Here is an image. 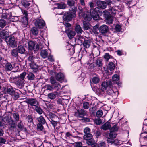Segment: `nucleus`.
Returning <instances> with one entry per match:
<instances>
[{"mask_svg":"<svg viewBox=\"0 0 147 147\" xmlns=\"http://www.w3.org/2000/svg\"><path fill=\"white\" fill-rule=\"evenodd\" d=\"M19 114L17 113H9L4 118L6 122L8 123L9 125L12 127H14L16 125V123L19 120Z\"/></svg>","mask_w":147,"mask_h":147,"instance_id":"1","label":"nucleus"},{"mask_svg":"<svg viewBox=\"0 0 147 147\" xmlns=\"http://www.w3.org/2000/svg\"><path fill=\"white\" fill-rule=\"evenodd\" d=\"M76 8H74V9H72L71 11L67 12V13L62 16L63 20L67 21L71 20L72 18L76 16L75 13L76 12Z\"/></svg>","mask_w":147,"mask_h":147,"instance_id":"2","label":"nucleus"},{"mask_svg":"<svg viewBox=\"0 0 147 147\" xmlns=\"http://www.w3.org/2000/svg\"><path fill=\"white\" fill-rule=\"evenodd\" d=\"M100 10V9L98 7H96L94 9H90V15L94 20H98L99 17V15H102V12Z\"/></svg>","mask_w":147,"mask_h":147,"instance_id":"3","label":"nucleus"},{"mask_svg":"<svg viewBox=\"0 0 147 147\" xmlns=\"http://www.w3.org/2000/svg\"><path fill=\"white\" fill-rule=\"evenodd\" d=\"M28 48L30 50H33L36 51H38L39 49V46L36 42L31 41L28 42Z\"/></svg>","mask_w":147,"mask_h":147,"instance_id":"4","label":"nucleus"},{"mask_svg":"<svg viewBox=\"0 0 147 147\" xmlns=\"http://www.w3.org/2000/svg\"><path fill=\"white\" fill-rule=\"evenodd\" d=\"M35 26L40 29L43 28L45 25V22L43 19H37L34 22Z\"/></svg>","mask_w":147,"mask_h":147,"instance_id":"5","label":"nucleus"},{"mask_svg":"<svg viewBox=\"0 0 147 147\" xmlns=\"http://www.w3.org/2000/svg\"><path fill=\"white\" fill-rule=\"evenodd\" d=\"M6 42L8 45L12 47H15L16 46V42L13 36H10L8 39H6Z\"/></svg>","mask_w":147,"mask_h":147,"instance_id":"6","label":"nucleus"},{"mask_svg":"<svg viewBox=\"0 0 147 147\" xmlns=\"http://www.w3.org/2000/svg\"><path fill=\"white\" fill-rule=\"evenodd\" d=\"M118 129L116 125H115L110 129V133L109 134V137L111 138H115L117 134L115 131H117Z\"/></svg>","mask_w":147,"mask_h":147,"instance_id":"7","label":"nucleus"},{"mask_svg":"<svg viewBox=\"0 0 147 147\" xmlns=\"http://www.w3.org/2000/svg\"><path fill=\"white\" fill-rule=\"evenodd\" d=\"M112 83L110 80H109L107 81H104L102 82L101 84V88L104 91L107 89V88H109L112 86Z\"/></svg>","mask_w":147,"mask_h":147,"instance_id":"8","label":"nucleus"},{"mask_svg":"<svg viewBox=\"0 0 147 147\" xmlns=\"http://www.w3.org/2000/svg\"><path fill=\"white\" fill-rule=\"evenodd\" d=\"M22 5L25 7H29L30 5L33 4V0H23L21 2Z\"/></svg>","mask_w":147,"mask_h":147,"instance_id":"9","label":"nucleus"},{"mask_svg":"<svg viewBox=\"0 0 147 147\" xmlns=\"http://www.w3.org/2000/svg\"><path fill=\"white\" fill-rule=\"evenodd\" d=\"M85 37L79 34L77 35L76 41L78 44H81L85 41Z\"/></svg>","mask_w":147,"mask_h":147,"instance_id":"10","label":"nucleus"},{"mask_svg":"<svg viewBox=\"0 0 147 147\" xmlns=\"http://www.w3.org/2000/svg\"><path fill=\"white\" fill-rule=\"evenodd\" d=\"M109 28L108 26L105 25H103L100 26L99 28L100 32L102 33H106L108 32Z\"/></svg>","mask_w":147,"mask_h":147,"instance_id":"11","label":"nucleus"},{"mask_svg":"<svg viewBox=\"0 0 147 147\" xmlns=\"http://www.w3.org/2000/svg\"><path fill=\"white\" fill-rule=\"evenodd\" d=\"M28 101V103L31 106L36 107V105H39V102L35 99H30Z\"/></svg>","mask_w":147,"mask_h":147,"instance_id":"12","label":"nucleus"},{"mask_svg":"<svg viewBox=\"0 0 147 147\" xmlns=\"http://www.w3.org/2000/svg\"><path fill=\"white\" fill-rule=\"evenodd\" d=\"M98 7L102 9H105L107 7V4L103 1H98L96 3Z\"/></svg>","mask_w":147,"mask_h":147,"instance_id":"13","label":"nucleus"},{"mask_svg":"<svg viewBox=\"0 0 147 147\" xmlns=\"http://www.w3.org/2000/svg\"><path fill=\"white\" fill-rule=\"evenodd\" d=\"M64 26L62 27V30L63 32H66L68 30L69 27L71 26L70 24L66 22H63Z\"/></svg>","mask_w":147,"mask_h":147,"instance_id":"14","label":"nucleus"},{"mask_svg":"<svg viewBox=\"0 0 147 147\" xmlns=\"http://www.w3.org/2000/svg\"><path fill=\"white\" fill-rule=\"evenodd\" d=\"M66 5L63 3H58L55 4L54 9H63L66 7Z\"/></svg>","mask_w":147,"mask_h":147,"instance_id":"15","label":"nucleus"},{"mask_svg":"<svg viewBox=\"0 0 147 147\" xmlns=\"http://www.w3.org/2000/svg\"><path fill=\"white\" fill-rule=\"evenodd\" d=\"M106 92L108 94L112 96H113V94L115 95L117 93V94H118L117 92H114L113 91L112 86H111V87H110L109 88H107Z\"/></svg>","mask_w":147,"mask_h":147,"instance_id":"16","label":"nucleus"},{"mask_svg":"<svg viewBox=\"0 0 147 147\" xmlns=\"http://www.w3.org/2000/svg\"><path fill=\"white\" fill-rule=\"evenodd\" d=\"M118 8V7H116L115 8H111L109 10V15H114L117 13L118 11H121V10H119L117 9Z\"/></svg>","mask_w":147,"mask_h":147,"instance_id":"17","label":"nucleus"},{"mask_svg":"<svg viewBox=\"0 0 147 147\" xmlns=\"http://www.w3.org/2000/svg\"><path fill=\"white\" fill-rule=\"evenodd\" d=\"M8 32L7 30H2L0 33V37L3 39H6L8 36Z\"/></svg>","mask_w":147,"mask_h":147,"instance_id":"18","label":"nucleus"},{"mask_svg":"<svg viewBox=\"0 0 147 147\" xmlns=\"http://www.w3.org/2000/svg\"><path fill=\"white\" fill-rule=\"evenodd\" d=\"M22 13L25 16H24V18L23 19H24V26H26L27 25L28 22V18L27 16L28 13L25 10H23L22 11Z\"/></svg>","mask_w":147,"mask_h":147,"instance_id":"19","label":"nucleus"},{"mask_svg":"<svg viewBox=\"0 0 147 147\" xmlns=\"http://www.w3.org/2000/svg\"><path fill=\"white\" fill-rule=\"evenodd\" d=\"M111 126L110 123L107 122L101 127V129H103L104 130H106L109 129Z\"/></svg>","mask_w":147,"mask_h":147,"instance_id":"20","label":"nucleus"},{"mask_svg":"<svg viewBox=\"0 0 147 147\" xmlns=\"http://www.w3.org/2000/svg\"><path fill=\"white\" fill-rule=\"evenodd\" d=\"M30 32L32 35L36 36L38 34L39 31L37 28L35 27H33L31 28Z\"/></svg>","mask_w":147,"mask_h":147,"instance_id":"21","label":"nucleus"},{"mask_svg":"<svg viewBox=\"0 0 147 147\" xmlns=\"http://www.w3.org/2000/svg\"><path fill=\"white\" fill-rule=\"evenodd\" d=\"M64 77V75L60 73H59L56 76V78L57 81H61L63 80Z\"/></svg>","mask_w":147,"mask_h":147,"instance_id":"22","label":"nucleus"},{"mask_svg":"<svg viewBox=\"0 0 147 147\" xmlns=\"http://www.w3.org/2000/svg\"><path fill=\"white\" fill-rule=\"evenodd\" d=\"M5 70L8 71H11L13 69L12 65L9 63H7L5 66Z\"/></svg>","mask_w":147,"mask_h":147,"instance_id":"23","label":"nucleus"},{"mask_svg":"<svg viewBox=\"0 0 147 147\" xmlns=\"http://www.w3.org/2000/svg\"><path fill=\"white\" fill-rule=\"evenodd\" d=\"M43 88L45 89L46 90H49L50 91H52L53 89V85H51L49 84H47L44 86Z\"/></svg>","mask_w":147,"mask_h":147,"instance_id":"24","label":"nucleus"},{"mask_svg":"<svg viewBox=\"0 0 147 147\" xmlns=\"http://www.w3.org/2000/svg\"><path fill=\"white\" fill-rule=\"evenodd\" d=\"M48 53L46 50H42L40 52V55L41 57L43 58H45L48 57Z\"/></svg>","mask_w":147,"mask_h":147,"instance_id":"25","label":"nucleus"},{"mask_svg":"<svg viewBox=\"0 0 147 147\" xmlns=\"http://www.w3.org/2000/svg\"><path fill=\"white\" fill-rule=\"evenodd\" d=\"M35 110L39 114H41L42 113L43 111L41 108L40 107L39 105H36L35 107Z\"/></svg>","mask_w":147,"mask_h":147,"instance_id":"26","label":"nucleus"},{"mask_svg":"<svg viewBox=\"0 0 147 147\" xmlns=\"http://www.w3.org/2000/svg\"><path fill=\"white\" fill-rule=\"evenodd\" d=\"M17 51L19 53L24 54L25 51V49L23 46L20 45L18 46Z\"/></svg>","mask_w":147,"mask_h":147,"instance_id":"27","label":"nucleus"},{"mask_svg":"<svg viewBox=\"0 0 147 147\" xmlns=\"http://www.w3.org/2000/svg\"><path fill=\"white\" fill-rule=\"evenodd\" d=\"M24 81L19 79L16 82L17 86L19 88H21L23 86Z\"/></svg>","mask_w":147,"mask_h":147,"instance_id":"28","label":"nucleus"},{"mask_svg":"<svg viewBox=\"0 0 147 147\" xmlns=\"http://www.w3.org/2000/svg\"><path fill=\"white\" fill-rule=\"evenodd\" d=\"M83 46L86 48H89L90 46V42L88 40H85L83 43Z\"/></svg>","mask_w":147,"mask_h":147,"instance_id":"29","label":"nucleus"},{"mask_svg":"<svg viewBox=\"0 0 147 147\" xmlns=\"http://www.w3.org/2000/svg\"><path fill=\"white\" fill-rule=\"evenodd\" d=\"M47 97L51 100H54L56 98V95L54 93L51 92L48 94Z\"/></svg>","mask_w":147,"mask_h":147,"instance_id":"30","label":"nucleus"},{"mask_svg":"<svg viewBox=\"0 0 147 147\" xmlns=\"http://www.w3.org/2000/svg\"><path fill=\"white\" fill-rule=\"evenodd\" d=\"M90 24L88 22L84 21L83 22V28L84 30H88L90 28Z\"/></svg>","mask_w":147,"mask_h":147,"instance_id":"31","label":"nucleus"},{"mask_svg":"<svg viewBox=\"0 0 147 147\" xmlns=\"http://www.w3.org/2000/svg\"><path fill=\"white\" fill-rule=\"evenodd\" d=\"M115 65L112 62H110L108 64V68L110 71H112L115 68Z\"/></svg>","mask_w":147,"mask_h":147,"instance_id":"32","label":"nucleus"},{"mask_svg":"<svg viewBox=\"0 0 147 147\" xmlns=\"http://www.w3.org/2000/svg\"><path fill=\"white\" fill-rule=\"evenodd\" d=\"M37 119L39 122V123L44 124L46 122L45 119L42 116H40Z\"/></svg>","mask_w":147,"mask_h":147,"instance_id":"33","label":"nucleus"},{"mask_svg":"<svg viewBox=\"0 0 147 147\" xmlns=\"http://www.w3.org/2000/svg\"><path fill=\"white\" fill-rule=\"evenodd\" d=\"M15 91L13 88L11 87L8 88L7 89V92L8 94L11 95V96L13 95Z\"/></svg>","mask_w":147,"mask_h":147,"instance_id":"34","label":"nucleus"},{"mask_svg":"<svg viewBox=\"0 0 147 147\" xmlns=\"http://www.w3.org/2000/svg\"><path fill=\"white\" fill-rule=\"evenodd\" d=\"M53 89H55L59 90L61 89V86L59 83H56L53 85Z\"/></svg>","mask_w":147,"mask_h":147,"instance_id":"35","label":"nucleus"},{"mask_svg":"<svg viewBox=\"0 0 147 147\" xmlns=\"http://www.w3.org/2000/svg\"><path fill=\"white\" fill-rule=\"evenodd\" d=\"M75 31L78 34L81 33L83 31L80 26L79 25H77L75 27Z\"/></svg>","mask_w":147,"mask_h":147,"instance_id":"36","label":"nucleus"},{"mask_svg":"<svg viewBox=\"0 0 147 147\" xmlns=\"http://www.w3.org/2000/svg\"><path fill=\"white\" fill-rule=\"evenodd\" d=\"M92 135L90 133L84 135V138L86 140H89L92 139Z\"/></svg>","mask_w":147,"mask_h":147,"instance_id":"37","label":"nucleus"},{"mask_svg":"<svg viewBox=\"0 0 147 147\" xmlns=\"http://www.w3.org/2000/svg\"><path fill=\"white\" fill-rule=\"evenodd\" d=\"M86 140H87L86 143L89 145H93L95 143V141L93 139Z\"/></svg>","mask_w":147,"mask_h":147,"instance_id":"38","label":"nucleus"},{"mask_svg":"<svg viewBox=\"0 0 147 147\" xmlns=\"http://www.w3.org/2000/svg\"><path fill=\"white\" fill-rule=\"evenodd\" d=\"M7 22L6 21L3 19L0 20V27L3 28L6 24Z\"/></svg>","mask_w":147,"mask_h":147,"instance_id":"39","label":"nucleus"},{"mask_svg":"<svg viewBox=\"0 0 147 147\" xmlns=\"http://www.w3.org/2000/svg\"><path fill=\"white\" fill-rule=\"evenodd\" d=\"M18 127L20 130H22L24 128V125L22 121H21L18 123Z\"/></svg>","mask_w":147,"mask_h":147,"instance_id":"40","label":"nucleus"},{"mask_svg":"<svg viewBox=\"0 0 147 147\" xmlns=\"http://www.w3.org/2000/svg\"><path fill=\"white\" fill-rule=\"evenodd\" d=\"M100 81V79L98 76H95L92 79V81L95 84L98 83Z\"/></svg>","mask_w":147,"mask_h":147,"instance_id":"41","label":"nucleus"},{"mask_svg":"<svg viewBox=\"0 0 147 147\" xmlns=\"http://www.w3.org/2000/svg\"><path fill=\"white\" fill-rule=\"evenodd\" d=\"M107 23L110 24L112 23L113 21V18L111 16L107 17L106 18Z\"/></svg>","mask_w":147,"mask_h":147,"instance_id":"42","label":"nucleus"},{"mask_svg":"<svg viewBox=\"0 0 147 147\" xmlns=\"http://www.w3.org/2000/svg\"><path fill=\"white\" fill-rule=\"evenodd\" d=\"M75 32L73 31H70L68 34V36L69 38H73L75 35Z\"/></svg>","mask_w":147,"mask_h":147,"instance_id":"43","label":"nucleus"},{"mask_svg":"<svg viewBox=\"0 0 147 147\" xmlns=\"http://www.w3.org/2000/svg\"><path fill=\"white\" fill-rule=\"evenodd\" d=\"M103 114V113L102 111L101 110H99L97 111L96 115L97 117H100L102 116Z\"/></svg>","mask_w":147,"mask_h":147,"instance_id":"44","label":"nucleus"},{"mask_svg":"<svg viewBox=\"0 0 147 147\" xmlns=\"http://www.w3.org/2000/svg\"><path fill=\"white\" fill-rule=\"evenodd\" d=\"M42 124L40 123H38L37 124V129L38 131H42L43 130L44 127Z\"/></svg>","mask_w":147,"mask_h":147,"instance_id":"45","label":"nucleus"},{"mask_svg":"<svg viewBox=\"0 0 147 147\" xmlns=\"http://www.w3.org/2000/svg\"><path fill=\"white\" fill-rule=\"evenodd\" d=\"M30 67L32 69H35L37 68V65L34 62L29 63Z\"/></svg>","mask_w":147,"mask_h":147,"instance_id":"46","label":"nucleus"},{"mask_svg":"<svg viewBox=\"0 0 147 147\" xmlns=\"http://www.w3.org/2000/svg\"><path fill=\"white\" fill-rule=\"evenodd\" d=\"M18 51L16 49H13L11 50V54L13 56L16 57L18 55Z\"/></svg>","mask_w":147,"mask_h":147,"instance_id":"47","label":"nucleus"},{"mask_svg":"<svg viewBox=\"0 0 147 147\" xmlns=\"http://www.w3.org/2000/svg\"><path fill=\"white\" fill-rule=\"evenodd\" d=\"M112 78L114 81H117L119 79V77L117 75L115 74L113 76Z\"/></svg>","mask_w":147,"mask_h":147,"instance_id":"48","label":"nucleus"},{"mask_svg":"<svg viewBox=\"0 0 147 147\" xmlns=\"http://www.w3.org/2000/svg\"><path fill=\"white\" fill-rule=\"evenodd\" d=\"M104 58L105 59V60L107 61H108L109 59H110L111 57V56L109 55L108 53H106L104 56Z\"/></svg>","mask_w":147,"mask_h":147,"instance_id":"49","label":"nucleus"},{"mask_svg":"<svg viewBox=\"0 0 147 147\" xmlns=\"http://www.w3.org/2000/svg\"><path fill=\"white\" fill-rule=\"evenodd\" d=\"M67 3L69 6H72L74 5V2L73 0H68Z\"/></svg>","mask_w":147,"mask_h":147,"instance_id":"50","label":"nucleus"},{"mask_svg":"<svg viewBox=\"0 0 147 147\" xmlns=\"http://www.w3.org/2000/svg\"><path fill=\"white\" fill-rule=\"evenodd\" d=\"M102 59H98L96 61V64L99 67H100L102 65Z\"/></svg>","mask_w":147,"mask_h":147,"instance_id":"51","label":"nucleus"},{"mask_svg":"<svg viewBox=\"0 0 147 147\" xmlns=\"http://www.w3.org/2000/svg\"><path fill=\"white\" fill-rule=\"evenodd\" d=\"M83 107L84 109H88L89 107V104L88 102H86L83 103Z\"/></svg>","mask_w":147,"mask_h":147,"instance_id":"52","label":"nucleus"},{"mask_svg":"<svg viewBox=\"0 0 147 147\" xmlns=\"http://www.w3.org/2000/svg\"><path fill=\"white\" fill-rule=\"evenodd\" d=\"M26 75V73L25 72H23L22 74H20V79H21L22 80H24V79L25 78V77Z\"/></svg>","mask_w":147,"mask_h":147,"instance_id":"53","label":"nucleus"},{"mask_svg":"<svg viewBox=\"0 0 147 147\" xmlns=\"http://www.w3.org/2000/svg\"><path fill=\"white\" fill-rule=\"evenodd\" d=\"M29 79L30 80H33L34 78V74L31 73H30L28 74Z\"/></svg>","mask_w":147,"mask_h":147,"instance_id":"54","label":"nucleus"},{"mask_svg":"<svg viewBox=\"0 0 147 147\" xmlns=\"http://www.w3.org/2000/svg\"><path fill=\"white\" fill-rule=\"evenodd\" d=\"M82 145V143L80 142H76L75 143L76 147H81Z\"/></svg>","mask_w":147,"mask_h":147,"instance_id":"55","label":"nucleus"},{"mask_svg":"<svg viewBox=\"0 0 147 147\" xmlns=\"http://www.w3.org/2000/svg\"><path fill=\"white\" fill-rule=\"evenodd\" d=\"M90 129L88 127L85 128L84 129V132L86 134L90 133Z\"/></svg>","mask_w":147,"mask_h":147,"instance_id":"56","label":"nucleus"},{"mask_svg":"<svg viewBox=\"0 0 147 147\" xmlns=\"http://www.w3.org/2000/svg\"><path fill=\"white\" fill-rule=\"evenodd\" d=\"M12 96L15 99H16L19 97V94L18 93L15 92L13 95H12Z\"/></svg>","mask_w":147,"mask_h":147,"instance_id":"57","label":"nucleus"},{"mask_svg":"<svg viewBox=\"0 0 147 147\" xmlns=\"http://www.w3.org/2000/svg\"><path fill=\"white\" fill-rule=\"evenodd\" d=\"M94 122L97 125H100L102 122L101 120L100 119L98 118L95 119Z\"/></svg>","mask_w":147,"mask_h":147,"instance_id":"58","label":"nucleus"},{"mask_svg":"<svg viewBox=\"0 0 147 147\" xmlns=\"http://www.w3.org/2000/svg\"><path fill=\"white\" fill-rule=\"evenodd\" d=\"M69 52L71 54H73L75 53L74 47L73 46H72L71 48L69 49Z\"/></svg>","mask_w":147,"mask_h":147,"instance_id":"59","label":"nucleus"},{"mask_svg":"<svg viewBox=\"0 0 147 147\" xmlns=\"http://www.w3.org/2000/svg\"><path fill=\"white\" fill-rule=\"evenodd\" d=\"M34 58L32 55L30 56L28 58V60L31 63L34 62Z\"/></svg>","mask_w":147,"mask_h":147,"instance_id":"60","label":"nucleus"},{"mask_svg":"<svg viewBox=\"0 0 147 147\" xmlns=\"http://www.w3.org/2000/svg\"><path fill=\"white\" fill-rule=\"evenodd\" d=\"M50 81L51 83L52 84V85L56 83V80L54 78L52 77L50 78Z\"/></svg>","mask_w":147,"mask_h":147,"instance_id":"61","label":"nucleus"},{"mask_svg":"<svg viewBox=\"0 0 147 147\" xmlns=\"http://www.w3.org/2000/svg\"><path fill=\"white\" fill-rule=\"evenodd\" d=\"M115 30L116 31L119 32L121 29V27L119 25H117L115 26Z\"/></svg>","mask_w":147,"mask_h":147,"instance_id":"62","label":"nucleus"},{"mask_svg":"<svg viewBox=\"0 0 147 147\" xmlns=\"http://www.w3.org/2000/svg\"><path fill=\"white\" fill-rule=\"evenodd\" d=\"M99 146L100 147H105L106 144L104 142H100L99 144Z\"/></svg>","mask_w":147,"mask_h":147,"instance_id":"63","label":"nucleus"},{"mask_svg":"<svg viewBox=\"0 0 147 147\" xmlns=\"http://www.w3.org/2000/svg\"><path fill=\"white\" fill-rule=\"evenodd\" d=\"M103 13L105 16V18H106L107 17H108V15L109 14V11H108L107 10H105L103 12Z\"/></svg>","mask_w":147,"mask_h":147,"instance_id":"64","label":"nucleus"}]
</instances>
